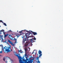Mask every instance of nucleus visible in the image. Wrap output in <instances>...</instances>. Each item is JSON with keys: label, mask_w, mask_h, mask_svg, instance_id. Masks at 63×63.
Returning <instances> with one entry per match:
<instances>
[{"label": "nucleus", "mask_w": 63, "mask_h": 63, "mask_svg": "<svg viewBox=\"0 0 63 63\" xmlns=\"http://www.w3.org/2000/svg\"><path fill=\"white\" fill-rule=\"evenodd\" d=\"M30 35V34L29 33H27L25 34V35L24 36V37H25V39H23V43L24 44V45H25V46L24 47H27L28 45V44H29V43L27 41H26L27 40H28L27 39L30 37V38H32V37H33V36L32 35L31 36H29V35ZM26 41V42L25 41Z\"/></svg>", "instance_id": "1"}, {"label": "nucleus", "mask_w": 63, "mask_h": 63, "mask_svg": "<svg viewBox=\"0 0 63 63\" xmlns=\"http://www.w3.org/2000/svg\"><path fill=\"white\" fill-rule=\"evenodd\" d=\"M0 47H1V48L2 50H3L4 52L5 53H6L7 52H11V51H12V50L11 49V46H10L9 47H4L3 48V45H1Z\"/></svg>", "instance_id": "2"}, {"label": "nucleus", "mask_w": 63, "mask_h": 63, "mask_svg": "<svg viewBox=\"0 0 63 63\" xmlns=\"http://www.w3.org/2000/svg\"><path fill=\"white\" fill-rule=\"evenodd\" d=\"M16 56L18 57V59H19V62L20 63H23V62H22V58L20 56H19L17 55L16 54L15 55Z\"/></svg>", "instance_id": "3"}, {"label": "nucleus", "mask_w": 63, "mask_h": 63, "mask_svg": "<svg viewBox=\"0 0 63 63\" xmlns=\"http://www.w3.org/2000/svg\"><path fill=\"white\" fill-rule=\"evenodd\" d=\"M8 43H10V45H12V46H15V45L14 44H13V42H12L9 40H8Z\"/></svg>", "instance_id": "4"}, {"label": "nucleus", "mask_w": 63, "mask_h": 63, "mask_svg": "<svg viewBox=\"0 0 63 63\" xmlns=\"http://www.w3.org/2000/svg\"><path fill=\"white\" fill-rule=\"evenodd\" d=\"M29 32L31 33H32V34H33L34 35H37V33L32 32V31H29Z\"/></svg>", "instance_id": "5"}, {"label": "nucleus", "mask_w": 63, "mask_h": 63, "mask_svg": "<svg viewBox=\"0 0 63 63\" xmlns=\"http://www.w3.org/2000/svg\"><path fill=\"white\" fill-rule=\"evenodd\" d=\"M38 53L40 55L39 56V57H41V56H42V51H38Z\"/></svg>", "instance_id": "6"}, {"label": "nucleus", "mask_w": 63, "mask_h": 63, "mask_svg": "<svg viewBox=\"0 0 63 63\" xmlns=\"http://www.w3.org/2000/svg\"><path fill=\"white\" fill-rule=\"evenodd\" d=\"M36 40V39L34 37L33 39H31L30 42H31V43H33V42H35V41L34 40Z\"/></svg>", "instance_id": "7"}, {"label": "nucleus", "mask_w": 63, "mask_h": 63, "mask_svg": "<svg viewBox=\"0 0 63 63\" xmlns=\"http://www.w3.org/2000/svg\"><path fill=\"white\" fill-rule=\"evenodd\" d=\"M39 57H37V60H38L37 62V63H40V61H39Z\"/></svg>", "instance_id": "8"}, {"label": "nucleus", "mask_w": 63, "mask_h": 63, "mask_svg": "<svg viewBox=\"0 0 63 63\" xmlns=\"http://www.w3.org/2000/svg\"><path fill=\"white\" fill-rule=\"evenodd\" d=\"M0 38L2 39V40H3V35H0Z\"/></svg>", "instance_id": "9"}, {"label": "nucleus", "mask_w": 63, "mask_h": 63, "mask_svg": "<svg viewBox=\"0 0 63 63\" xmlns=\"http://www.w3.org/2000/svg\"><path fill=\"white\" fill-rule=\"evenodd\" d=\"M4 38H6V37H7V36L9 35V34H4Z\"/></svg>", "instance_id": "10"}, {"label": "nucleus", "mask_w": 63, "mask_h": 63, "mask_svg": "<svg viewBox=\"0 0 63 63\" xmlns=\"http://www.w3.org/2000/svg\"><path fill=\"white\" fill-rule=\"evenodd\" d=\"M16 40H17V39H16L15 38H14L13 39V40H15V41L16 42L15 43H14V44H15V43L16 44V42H17Z\"/></svg>", "instance_id": "11"}, {"label": "nucleus", "mask_w": 63, "mask_h": 63, "mask_svg": "<svg viewBox=\"0 0 63 63\" xmlns=\"http://www.w3.org/2000/svg\"><path fill=\"white\" fill-rule=\"evenodd\" d=\"M4 32V30H2L0 31V32Z\"/></svg>", "instance_id": "12"}, {"label": "nucleus", "mask_w": 63, "mask_h": 63, "mask_svg": "<svg viewBox=\"0 0 63 63\" xmlns=\"http://www.w3.org/2000/svg\"><path fill=\"white\" fill-rule=\"evenodd\" d=\"M23 61H24V62H26V60H25V59H23Z\"/></svg>", "instance_id": "13"}, {"label": "nucleus", "mask_w": 63, "mask_h": 63, "mask_svg": "<svg viewBox=\"0 0 63 63\" xmlns=\"http://www.w3.org/2000/svg\"><path fill=\"white\" fill-rule=\"evenodd\" d=\"M25 52L27 51V48H25Z\"/></svg>", "instance_id": "14"}, {"label": "nucleus", "mask_w": 63, "mask_h": 63, "mask_svg": "<svg viewBox=\"0 0 63 63\" xmlns=\"http://www.w3.org/2000/svg\"><path fill=\"white\" fill-rule=\"evenodd\" d=\"M2 49L1 50V51H0V53H2L3 52V51H2Z\"/></svg>", "instance_id": "15"}, {"label": "nucleus", "mask_w": 63, "mask_h": 63, "mask_svg": "<svg viewBox=\"0 0 63 63\" xmlns=\"http://www.w3.org/2000/svg\"><path fill=\"white\" fill-rule=\"evenodd\" d=\"M8 37H9V38H10V39H11V40H13V39H12L11 38H10L9 36H8Z\"/></svg>", "instance_id": "16"}, {"label": "nucleus", "mask_w": 63, "mask_h": 63, "mask_svg": "<svg viewBox=\"0 0 63 63\" xmlns=\"http://www.w3.org/2000/svg\"><path fill=\"white\" fill-rule=\"evenodd\" d=\"M3 60L4 61H5V58H3Z\"/></svg>", "instance_id": "17"}, {"label": "nucleus", "mask_w": 63, "mask_h": 63, "mask_svg": "<svg viewBox=\"0 0 63 63\" xmlns=\"http://www.w3.org/2000/svg\"><path fill=\"white\" fill-rule=\"evenodd\" d=\"M4 23V25H5V26H7V25H6V23Z\"/></svg>", "instance_id": "18"}, {"label": "nucleus", "mask_w": 63, "mask_h": 63, "mask_svg": "<svg viewBox=\"0 0 63 63\" xmlns=\"http://www.w3.org/2000/svg\"><path fill=\"white\" fill-rule=\"evenodd\" d=\"M8 36H9L10 37H12V36L11 35H9H9H8Z\"/></svg>", "instance_id": "19"}, {"label": "nucleus", "mask_w": 63, "mask_h": 63, "mask_svg": "<svg viewBox=\"0 0 63 63\" xmlns=\"http://www.w3.org/2000/svg\"><path fill=\"white\" fill-rule=\"evenodd\" d=\"M26 60H28V58H27V57H26Z\"/></svg>", "instance_id": "20"}, {"label": "nucleus", "mask_w": 63, "mask_h": 63, "mask_svg": "<svg viewBox=\"0 0 63 63\" xmlns=\"http://www.w3.org/2000/svg\"><path fill=\"white\" fill-rule=\"evenodd\" d=\"M0 22H2V23H4L1 20H0Z\"/></svg>", "instance_id": "21"}, {"label": "nucleus", "mask_w": 63, "mask_h": 63, "mask_svg": "<svg viewBox=\"0 0 63 63\" xmlns=\"http://www.w3.org/2000/svg\"><path fill=\"white\" fill-rule=\"evenodd\" d=\"M25 56H27V54H26V53L25 55Z\"/></svg>", "instance_id": "22"}, {"label": "nucleus", "mask_w": 63, "mask_h": 63, "mask_svg": "<svg viewBox=\"0 0 63 63\" xmlns=\"http://www.w3.org/2000/svg\"><path fill=\"white\" fill-rule=\"evenodd\" d=\"M20 53H22V51L21 50H20Z\"/></svg>", "instance_id": "23"}, {"label": "nucleus", "mask_w": 63, "mask_h": 63, "mask_svg": "<svg viewBox=\"0 0 63 63\" xmlns=\"http://www.w3.org/2000/svg\"><path fill=\"white\" fill-rule=\"evenodd\" d=\"M3 34L4 35H5V32H3Z\"/></svg>", "instance_id": "24"}, {"label": "nucleus", "mask_w": 63, "mask_h": 63, "mask_svg": "<svg viewBox=\"0 0 63 63\" xmlns=\"http://www.w3.org/2000/svg\"><path fill=\"white\" fill-rule=\"evenodd\" d=\"M10 31H11V30H10L9 31H8V32H10Z\"/></svg>", "instance_id": "25"}, {"label": "nucleus", "mask_w": 63, "mask_h": 63, "mask_svg": "<svg viewBox=\"0 0 63 63\" xmlns=\"http://www.w3.org/2000/svg\"><path fill=\"white\" fill-rule=\"evenodd\" d=\"M19 36H20V35H18V37H19Z\"/></svg>", "instance_id": "26"}, {"label": "nucleus", "mask_w": 63, "mask_h": 63, "mask_svg": "<svg viewBox=\"0 0 63 63\" xmlns=\"http://www.w3.org/2000/svg\"><path fill=\"white\" fill-rule=\"evenodd\" d=\"M22 32L21 31H20L19 32V33H21Z\"/></svg>", "instance_id": "27"}, {"label": "nucleus", "mask_w": 63, "mask_h": 63, "mask_svg": "<svg viewBox=\"0 0 63 63\" xmlns=\"http://www.w3.org/2000/svg\"><path fill=\"white\" fill-rule=\"evenodd\" d=\"M1 34H2V33H1V32H0V35Z\"/></svg>", "instance_id": "28"}, {"label": "nucleus", "mask_w": 63, "mask_h": 63, "mask_svg": "<svg viewBox=\"0 0 63 63\" xmlns=\"http://www.w3.org/2000/svg\"><path fill=\"white\" fill-rule=\"evenodd\" d=\"M33 53H34V52H32V54H33Z\"/></svg>", "instance_id": "29"}, {"label": "nucleus", "mask_w": 63, "mask_h": 63, "mask_svg": "<svg viewBox=\"0 0 63 63\" xmlns=\"http://www.w3.org/2000/svg\"><path fill=\"white\" fill-rule=\"evenodd\" d=\"M27 32H28V31H26Z\"/></svg>", "instance_id": "30"}, {"label": "nucleus", "mask_w": 63, "mask_h": 63, "mask_svg": "<svg viewBox=\"0 0 63 63\" xmlns=\"http://www.w3.org/2000/svg\"><path fill=\"white\" fill-rule=\"evenodd\" d=\"M31 45H33V44H31Z\"/></svg>", "instance_id": "31"}, {"label": "nucleus", "mask_w": 63, "mask_h": 63, "mask_svg": "<svg viewBox=\"0 0 63 63\" xmlns=\"http://www.w3.org/2000/svg\"><path fill=\"white\" fill-rule=\"evenodd\" d=\"M17 32H18V31H17Z\"/></svg>", "instance_id": "32"}, {"label": "nucleus", "mask_w": 63, "mask_h": 63, "mask_svg": "<svg viewBox=\"0 0 63 63\" xmlns=\"http://www.w3.org/2000/svg\"><path fill=\"white\" fill-rule=\"evenodd\" d=\"M22 38H23V37H22Z\"/></svg>", "instance_id": "33"}, {"label": "nucleus", "mask_w": 63, "mask_h": 63, "mask_svg": "<svg viewBox=\"0 0 63 63\" xmlns=\"http://www.w3.org/2000/svg\"><path fill=\"white\" fill-rule=\"evenodd\" d=\"M0 56H1V55H0Z\"/></svg>", "instance_id": "34"}, {"label": "nucleus", "mask_w": 63, "mask_h": 63, "mask_svg": "<svg viewBox=\"0 0 63 63\" xmlns=\"http://www.w3.org/2000/svg\"><path fill=\"white\" fill-rule=\"evenodd\" d=\"M0 27H1V26H0Z\"/></svg>", "instance_id": "35"}]
</instances>
